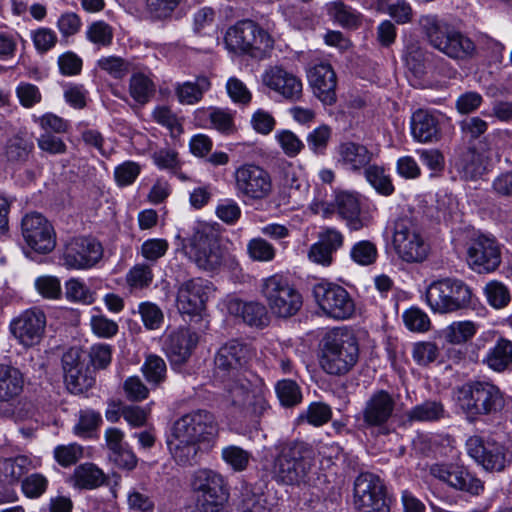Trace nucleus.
Here are the masks:
<instances>
[{
	"mask_svg": "<svg viewBox=\"0 0 512 512\" xmlns=\"http://www.w3.org/2000/svg\"><path fill=\"white\" fill-rule=\"evenodd\" d=\"M213 292L214 286L210 281L200 277L188 279L177 288V309L181 314L200 315Z\"/></svg>",
	"mask_w": 512,
	"mask_h": 512,
	"instance_id": "nucleus-17",
	"label": "nucleus"
},
{
	"mask_svg": "<svg viewBox=\"0 0 512 512\" xmlns=\"http://www.w3.org/2000/svg\"><path fill=\"white\" fill-rule=\"evenodd\" d=\"M489 369L501 373L512 364V341L498 337L482 359Z\"/></svg>",
	"mask_w": 512,
	"mask_h": 512,
	"instance_id": "nucleus-33",
	"label": "nucleus"
},
{
	"mask_svg": "<svg viewBox=\"0 0 512 512\" xmlns=\"http://www.w3.org/2000/svg\"><path fill=\"white\" fill-rule=\"evenodd\" d=\"M269 390L263 379L250 374L227 378L224 384L223 402L234 414L260 416L268 408L266 399Z\"/></svg>",
	"mask_w": 512,
	"mask_h": 512,
	"instance_id": "nucleus-3",
	"label": "nucleus"
},
{
	"mask_svg": "<svg viewBox=\"0 0 512 512\" xmlns=\"http://www.w3.org/2000/svg\"><path fill=\"white\" fill-rule=\"evenodd\" d=\"M30 38L36 51L40 54L50 51L58 42V37L55 31L47 27H40L32 30Z\"/></svg>",
	"mask_w": 512,
	"mask_h": 512,
	"instance_id": "nucleus-64",
	"label": "nucleus"
},
{
	"mask_svg": "<svg viewBox=\"0 0 512 512\" xmlns=\"http://www.w3.org/2000/svg\"><path fill=\"white\" fill-rule=\"evenodd\" d=\"M191 488L201 494L202 499L226 503L230 496L229 486L225 477L207 468L194 471L191 477Z\"/></svg>",
	"mask_w": 512,
	"mask_h": 512,
	"instance_id": "nucleus-27",
	"label": "nucleus"
},
{
	"mask_svg": "<svg viewBox=\"0 0 512 512\" xmlns=\"http://www.w3.org/2000/svg\"><path fill=\"white\" fill-rule=\"evenodd\" d=\"M31 467L32 461L23 455L0 461V473L9 483L17 482Z\"/></svg>",
	"mask_w": 512,
	"mask_h": 512,
	"instance_id": "nucleus-43",
	"label": "nucleus"
},
{
	"mask_svg": "<svg viewBox=\"0 0 512 512\" xmlns=\"http://www.w3.org/2000/svg\"><path fill=\"white\" fill-rule=\"evenodd\" d=\"M364 176L368 183L380 194L389 196L394 192L391 178L385 169L379 165H368L364 170Z\"/></svg>",
	"mask_w": 512,
	"mask_h": 512,
	"instance_id": "nucleus-44",
	"label": "nucleus"
},
{
	"mask_svg": "<svg viewBox=\"0 0 512 512\" xmlns=\"http://www.w3.org/2000/svg\"><path fill=\"white\" fill-rule=\"evenodd\" d=\"M54 459L62 467H69L83 457V447L77 443L58 445L53 451Z\"/></svg>",
	"mask_w": 512,
	"mask_h": 512,
	"instance_id": "nucleus-63",
	"label": "nucleus"
},
{
	"mask_svg": "<svg viewBox=\"0 0 512 512\" xmlns=\"http://www.w3.org/2000/svg\"><path fill=\"white\" fill-rule=\"evenodd\" d=\"M225 44L229 50L235 53L262 59L273 48L274 40L256 22L243 20L227 30Z\"/></svg>",
	"mask_w": 512,
	"mask_h": 512,
	"instance_id": "nucleus-8",
	"label": "nucleus"
},
{
	"mask_svg": "<svg viewBox=\"0 0 512 512\" xmlns=\"http://www.w3.org/2000/svg\"><path fill=\"white\" fill-rule=\"evenodd\" d=\"M141 370L146 380L153 385H159L166 378V363L158 355H148Z\"/></svg>",
	"mask_w": 512,
	"mask_h": 512,
	"instance_id": "nucleus-57",
	"label": "nucleus"
},
{
	"mask_svg": "<svg viewBox=\"0 0 512 512\" xmlns=\"http://www.w3.org/2000/svg\"><path fill=\"white\" fill-rule=\"evenodd\" d=\"M153 120L166 128L172 138H177L183 133V125L180 118L166 106H157L152 112Z\"/></svg>",
	"mask_w": 512,
	"mask_h": 512,
	"instance_id": "nucleus-47",
	"label": "nucleus"
},
{
	"mask_svg": "<svg viewBox=\"0 0 512 512\" xmlns=\"http://www.w3.org/2000/svg\"><path fill=\"white\" fill-rule=\"evenodd\" d=\"M154 278L151 267L148 264L134 265L126 274V284L130 290H141L151 285Z\"/></svg>",
	"mask_w": 512,
	"mask_h": 512,
	"instance_id": "nucleus-53",
	"label": "nucleus"
},
{
	"mask_svg": "<svg viewBox=\"0 0 512 512\" xmlns=\"http://www.w3.org/2000/svg\"><path fill=\"white\" fill-rule=\"evenodd\" d=\"M477 332L472 321H455L443 330L444 339L451 344H462L470 340Z\"/></svg>",
	"mask_w": 512,
	"mask_h": 512,
	"instance_id": "nucleus-46",
	"label": "nucleus"
},
{
	"mask_svg": "<svg viewBox=\"0 0 512 512\" xmlns=\"http://www.w3.org/2000/svg\"><path fill=\"white\" fill-rule=\"evenodd\" d=\"M90 327L95 336L103 339L114 337L119 330L118 323L102 314L99 309H93V314L90 317Z\"/></svg>",
	"mask_w": 512,
	"mask_h": 512,
	"instance_id": "nucleus-51",
	"label": "nucleus"
},
{
	"mask_svg": "<svg viewBox=\"0 0 512 512\" xmlns=\"http://www.w3.org/2000/svg\"><path fill=\"white\" fill-rule=\"evenodd\" d=\"M21 233L26 245L36 253L48 254L56 246V233L50 221L40 213L23 217Z\"/></svg>",
	"mask_w": 512,
	"mask_h": 512,
	"instance_id": "nucleus-15",
	"label": "nucleus"
},
{
	"mask_svg": "<svg viewBox=\"0 0 512 512\" xmlns=\"http://www.w3.org/2000/svg\"><path fill=\"white\" fill-rule=\"evenodd\" d=\"M153 164L159 169L176 173L182 166L179 153L171 147H163L154 151L151 155Z\"/></svg>",
	"mask_w": 512,
	"mask_h": 512,
	"instance_id": "nucleus-52",
	"label": "nucleus"
},
{
	"mask_svg": "<svg viewBox=\"0 0 512 512\" xmlns=\"http://www.w3.org/2000/svg\"><path fill=\"white\" fill-rule=\"evenodd\" d=\"M156 85L150 74L135 72L129 79V95L140 105H145L154 96Z\"/></svg>",
	"mask_w": 512,
	"mask_h": 512,
	"instance_id": "nucleus-38",
	"label": "nucleus"
},
{
	"mask_svg": "<svg viewBox=\"0 0 512 512\" xmlns=\"http://www.w3.org/2000/svg\"><path fill=\"white\" fill-rule=\"evenodd\" d=\"M23 387L22 372L14 366L0 363V403L9 402L18 397Z\"/></svg>",
	"mask_w": 512,
	"mask_h": 512,
	"instance_id": "nucleus-34",
	"label": "nucleus"
},
{
	"mask_svg": "<svg viewBox=\"0 0 512 512\" xmlns=\"http://www.w3.org/2000/svg\"><path fill=\"white\" fill-rule=\"evenodd\" d=\"M335 203L339 216L346 221L350 230L358 231L367 225L365 219L361 217L360 202L355 194L340 192Z\"/></svg>",
	"mask_w": 512,
	"mask_h": 512,
	"instance_id": "nucleus-32",
	"label": "nucleus"
},
{
	"mask_svg": "<svg viewBox=\"0 0 512 512\" xmlns=\"http://www.w3.org/2000/svg\"><path fill=\"white\" fill-rule=\"evenodd\" d=\"M359 358L356 337L346 329H333L322 340L320 366L330 375L349 372Z\"/></svg>",
	"mask_w": 512,
	"mask_h": 512,
	"instance_id": "nucleus-4",
	"label": "nucleus"
},
{
	"mask_svg": "<svg viewBox=\"0 0 512 512\" xmlns=\"http://www.w3.org/2000/svg\"><path fill=\"white\" fill-rule=\"evenodd\" d=\"M350 258L360 266L372 265L378 258L377 246L370 240L358 241L350 249Z\"/></svg>",
	"mask_w": 512,
	"mask_h": 512,
	"instance_id": "nucleus-49",
	"label": "nucleus"
},
{
	"mask_svg": "<svg viewBox=\"0 0 512 512\" xmlns=\"http://www.w3.org/2000/svg\"><path fill=\"white\" fill-rule=\"evenodd\" d=\"M33 121L42 130V133L54 135L65 134L70 129V122L52 112L44 113L41 116H33Z\"/></svg>",
	"mask_w": 512,
	"mask_h": 512,
	"instance_id": "nucleus-56",
	"label": "nucleus"
},
{
	"mask_svg": "<svg viewBox=\"0 0 512 512\" xmlns=\"http://www.w3.org/2000/svg\"><path fill=\"white\" fill-rule=\"evenodd\" d=\"M440 117L438 112L419 109L411 118V133L413 138L421 143L433 142L440 136Z\"/></svg>",
	"mask_w": 512,
	"mask_h": 512,
	"instance_id": "nucleus-31",
	"label": "nucleus"
},
{
	"mask_svg": "<svg viewBox=\"0 0 512 512\" xmlns=\"http://www.w3.org/2000/svg\"><path fill=\"white\" fill-rule=\"evenodd\" d=\"M458 404L471 421L481 415H496L506 404L504 393L488 381H474L458 390Z\"/></svg>",
	"mask_w": 512,
	"mask_h": 512,
	"instance_id": "nucleus-7",
	"label": "nucleus"
},
{
	"mask_svg": "<svg viewBox=\"0 0 512 512\" xmlns=\"http://www.w3.org/2000/svg\"><path fill=\"white\" fill-rule=\"evenodd\" d=\"M66 298L72 302L90 304L94 301L93 292L80 279L71 278L65 283Z\"/></svg>",
	"mask_w": 512,
	"mask_h": 512,
	"instance_id": "nucleus-60",
	"label": "nucleus"
},
{
	"mask_svg": "<svg viewBox=\"0 0 512 512\" xmlns=\"http://www.w3.org/2000/svg\"><path fill=\"white\" fill-rule=\"evenodd\" d=\"M46 327V316L38 308L23 311L9 325L13 337L26 348L40 343Z\"/></svg>",
	"mask_w": 512,
	"mask_h": 512,
	"instance_id": "nucleus-19",
	"label": "nucleus"
},
{
	"mask_svg": "<svg viewBox=\"0 0 512 512\" xmlns=\"http://www.w3.org/2000/svg\"><path fill=\"white\" fill-rule=\"evenodd\" d=\"M261 292L272 313L278 317L293 316L302 306L300 293L280 274L265 278L262 282Z\"/></svg>",
	"mask_w": 512,
	"mask_h": 512,
	"instance_id": "nucleus-12",
	"label": "nucleus"
},
{
	"mask_svg": "<svg viewBox=\"0 0 512 512\" xmlns=\"http://www.w3.org/2000/svg\"><path fill=\"white\" fill-rule=\"evenodd\" d=\"M226 92L230 100L239 106L246 107L252 101V92L246 84L237 77H230L226 82Z\"/></svg>",
	"mask_w": 512,
	"mask_h": 512,
	"instance_id": "nucleus-59",
	"label": "nucleus"
},
{
	"mask_svg": "<svg viewBox=\"0 0 512 512\" xmlns=\"http://www.w3.org/2000/svg\"><path fill=\"white\" fill-rule=\"evenodd\" d=\"M502 248L494 236L481 234L467 248V264L478 274L492 273L502 262Z\"/></svg>",
	"mask_w": 512,
	"mask_h": 512,
	"instance_id": "nucleus-14",
	"label": "nucleus"
},
{
	"mask_svg": "<svg viewBox=\"0 0 512 512\" xmlns=\"http://www.w3.org/2000/svg\"><path fill=\"white\" fill-rule=\"evenodd\" d=\"M33 149L32 141L24 136L15 135L8 139L4 148V156L9 163L19 165L29 159Z\"/></svg>",
	"mask_w": 512,
	"mask_h": 512,
	"instance_id": "nucleus-40",
	"label": "nucleus"
},
{
	"mask_svg": "<svg viewBox=\"0 0 512 512\" xmlns=\"http://www.w3.org/2000/svg\"><path fill=\"white\" fill-rule=\"evenodd\" d=\"M468 455L487 471H501L508 459L506 448L495 441H484L479 436H471L466 440Z\"/></svg>",
	"mask_w": 512,
	"mask_h": 512,
	"instance_id": "nucleus-23",
	"label": "nucleus"
},
{
	"mask_svg": "<svg viewBox=\"0 0 512 512\" xmlns=\"http://www.w3.org/2000/svg\"><path fill=\"white\" fill-rule=\"evenodd\" d=\"M222 309L229 314L241 317L250 326L262 327L268 322L266 307L258 302H242L234 296H227L222 301Z\"/></svg>",
	"mask_w": 512,
	"mask_h": 512,
	"instance_id": "nucleus-30",
	"label": "nucleus"
},
{
	"mask_svg": "<svg viewBox=\"0 0 512 512\" xmlns=\"http://www.w3.org/2000/svg\"><path fill=\"white\" fill-rule=\"evenodd\" d=\"M101 422L102 418L100 413L90 409L81 410L79 412L78 422L73 428V432L78 437L88 438L91 436L92 432L97 429Z\"/></svg>",
	"mask_w": 512,
	"mask_h": 512,
	"instance_id": "nucleus-58",
	"label": "nucleus"
},
{
	"mask_svg": "<svg viewBox=\"0 0 512 512\" xmlns=\"http://www.w3.org/2000/svg\"><path fill=\"white\" fill-rule=\"evenodd\" d=\"M313 296L322 313L336 320L350 318L355 304L342 286L331 282H319L313 287Z\"/></svg>",
	"mask_w": 512,
	"mask_h": 512,
	"instance_id": "nucleus-13",
	"label": "nucleus"
},
{
	"mask_svg": "<svg viewBox=\"0 0 512 512\" xmlns=\"http://www.w3.org/2000/svg\"><path fill=\"white\" fill-rule=\"evenodd\" d=\"M105 475L101 469L92 463L77 466L68 479V483L75 489L92 490L101 486Z\"/></svg>",
	"mask_w": 512,
	"mask_h": 512,
	"instance_id": "nucleus-35",
	"label": "nucleus"
},
{
	"mask_svg": "<svg viewBox=\"0 0 512 512\" xmlns=\"http://www.w3.org/2000/svg\"><path fill=\"white\" fill-rule=\"evenodd\" d=\"M250 126L255 133L266 136L275 129L276 119L270 111L257 108L251 114Z\"/></svg>",
	"mask_w": 512,
	"mask_h": 512,
	"instance_id": "nucleus-61",
	"label": "nucleus"
},
{
	"mask_svg": "<svg viewBox=\"0 0 512 512\" xmlns=\"http://www.w3.org/2000/svg\"><path fill=\"white\" fill-rule=\"evenodd\" d=\"M392 245L398 259L407 264H418L426 261L431 251L429 240L423 228L414 218L407 215L394 220Z\"/></svg>",
	"mask_w": 512,
	"mask_h": 512,
	"instance_id": "nucleus-6",
	"label": "nucleus"
},
{
	"mask_svg": "<svg viewBox=\"0 0 512 512\" xmlns=\"http://www.w3.org/2000/svg\"><path fill=\"white\" fill-rule=\"evenodd\" d=\"M328 14L342 27L358 28L362 23V14L343 2L331 3Z\"/></svg>",
	"mask_w": 512,
	"mask_h": 512,
	"instance_id": "nucleus-42",
	"label": "nucleus"
},
{
	"mask_svg": "<svg viewBox=\"0 0 512 512\" xmlns=\"http://www.w3.org/2000/svg\"><path fill=\"white\" fill-rule=\"evenodd\" d=\"M211 88L210 80L197 77L195 81H186L175 85V94L180 104L195 105L203 98L205 92Z\"/></svg>",
	"mask_w": 512,
	"mask_h": 512,
	"instance_id": "nucleus-36",
	"label": "nucleus"
},
{
	"mask_svg": "<svg viewBox=\"0 0 512 512\" xmlns=\"http://www.w3.org/2000/svg\"><path fill=\"white\" fill-rule=\"evenodd\" d=\"M396 401L392 394L385 390L375 391L365 402L360 414L362 427L383 428L392 417Z\"/></svg>",
	"mask_w": 512,
	"mask_h": 512,
	"instance_id": "nucleus-25",
	"label": "nucleus"
},
{
	"mask_svg": "<svg viewBox=\"0 0 512 512\" xmlns=\"http://www.w3.org/2000/svg\"><path fill=\"white\" fill-rule=\"evenodd\" d=\"M186 256L196 267L206 273L214 274L226 265V252L214 230L205 223H197L193 234L184 246Z\"/></svg>",
	"mask_w": 512,
	"mask_h": 512,
	"instance_id": "nucleus-5",
	"label": "nucleus"
},
{
	"mask_svg": "<svg viewBox=\"0 0 512 512\" xmlns=\"http://www.w3.org/2000/svg\"><path fill=\"white\" fill-rule=\"evenodd\" d=\"M261 78L265 87L287 101H298L302 97L303 83L301 79L281 65L269 66Z\"/></svg>",
	"mask_w": 512,
	"mask_h": 512,
	"instance_id": "nucleus-22",
	"label": "nucleus"
},
{
	"mask_svg": "<svg viewBox=\"0 0 512 512\" xmlns=\"http://www.w3.org/2000/svg\"><path fill=\"white\" fill-rule=\"evenodd\" d=\"M372 159L373 152L367 146L353 141L342 142L335 150L336 165L351 173H361Z\"/></svg>",
	"mask_w": 512,
	"mask_h": 512,
	"instance_id": "nucleus-28",
	"label": "nucleus"
},
{
	"mask_svg": "<svg viewBox=\"0 0 512 512\" xmlns=\"http://www.w3.org/2000/svg\"><path fill=\"white\" fill-rule=\"evenodd\" d=\"M436 210L439 220L450 221L459 214V204L456 197L447 190L436 193Z\"/></svg>",
	"mask_w": 512,
	"mask_h": 512,
	"instance_id": "nucleus-54",
	"label": "nucleus"
},
{
	"mask_svg": "<svg viewBox=\"0 0 512 512\" xmlns=\"http://www.w3.org/2000/svg\"><path fill=\"white\" fill-rule=\"evenodd\" d=\"M472 291L462 280L445 278L432 282L426 289L425 300L435 313L445 314L467 308Z\"/></svg>",
	"mask_w": 512,
	"mask_h": 512,
	"instance_id": "nucleus-10",
	"label": "nucleus"
},
{
	"mask_svg": "<svg viewBox=\"0 0 512 512\" xmlns=\"http://www.w3.org/2000/svg\"><path fill=\"white\" fill-rule=\"evenodd\" d=\"M430 474L451 488L472 495L483 491L482 482L471 474L466 467L457 463H435L430 466Z\"/></svg>",
	"mask_w": 512,
	"mask_h": 512,
	"instance_id": "nucleus-20",
	"label": "nucleus"
},
{
	"mask_svg": "<svg viewBox=\"0 0 512 512\" xmlns=\"http://www.w3.org/2000/svg\"><path fill=\"white\" fill-rule=\"evenodd\" d=\"M307 78L313 95L322 104L332 106L336 103L337 75L329 63L320 62L310 67Z\"/></svg>",
	"mask_w": 512,
	"mask_h": 512,
	"instance_id": "nucleus-26",
	"label": "nucleus"
},
{
	"mask_svg": "<svg viewBox=\"0 0 512 512\" xmlns=\"http://www.w3.org/2000/svg\"><path fill=\"white\" fill-rule=\"evenodd\" d=\"M445 409L440 401L427 400L411 408L407 412V418L416 422L438 421L444 418Z\"/></svg>",
	"mask_w": 512,
	"mask_h": 512,
	"instance_id": "nucleus-41",
	"label": "nucleus"
},
{
	"mask_svg": "<svg viewBox=\"0 0 512 512\" xmlns=\"http://www.w3.org/2000/svg\"><path fill=\"white\" fill-rule=\"evenodd\" d=\"M354 504L360 512H389L384 486L378 476L362 473L356 478Z\"/></svg>",
	"mask_w": 512,
	"mask_h": 512,
	"instance_id": "nucleus-16",
	"label": "nucleus"
},
{
	"mask_svg": "<svg viewBox=\"0 0 512 512\" xmlns=\"http://www.w3.org/2000/svg\"><path fill=\"white\" fill-rule=\"evenodd\" d=\"M236 196L245 204L262 202L274 193L271 174L265 168L254 163H243L233 172Z\"/></svg>",
	"mask_w": 512,
	"mask_h": 512,
	"instance_id": "nucleus-9",
	"label": "nucleus"
},
{
	"mask_svg": "<svg viewBox=\"0 0 512 512\" xmlns=\"http://www.w3.org/2000/svg\"><path fill=\"white\" fill-rule=\"evenodd\" d=\"M141 166L135 161H124L114 169V179L119 187L132 185L141 173Z\"/></svg>",
	"mask_w": 512,
	"mask_h": 512,
	"instance_id": "nucleus-62",
	"label": "nucleus"
},
{
	"mask_svg": "<svg viewBox=\"0 0 512 512\" xmlns=\"http://www.w3.org/2000/svg\"><path fill=\"white\" fill-rule=\"evenodd\" d=\"M234 505L237 512H272L264 494L256 492L250 485L242 486Z\"/></svg>",
	"mask_w": 512,
	"mask_h": 512,
	"instance_id": "nucleus-37",
	"label": "nucleus"
},
{
	"mask_svg": "<svg viewBox=\"0 0 512 512\" xmlns=\"http://www.w3.org/2000/svg\"><path fill=\"white\" fill-rule=\"evenodd\" d=\"M218 432L219 425L213 413L206 409L192 410L173 422L167 446L177 464L193 465L200 444L215 439Z\"/></svg>",
	"mask_w": 512,
	"mask_h": 512,
	"instance_id": "nucleus-1",
	"label": "nucleus"
},
{
	"mask_svg": "<svg viewBox=\"0 0 512 512\" xmlns=\"http://www.w3.org/2000/svg\"><path fill=\"white\" fill-rule=\"evenodd\" d=\"M246 252L248 257L255 262H271L276 256L275 247L261 237H255L247 242Z\"/></svg>",
	"mask_w": 512,
	"mask_h": 512,
	"instance_id": "nucleus-48",
	"label": "nucleus"
},
{
	"mask_svg": "<svg viewBox=\"0 0 512 512\" xmlns=\"http://www.w3.org/2000/svg\"><path fill=\"white\" fill-rule=\"evenodd\" d=\"M276 395L285 407H292L302 401V393L298 384L290 379H283L275 385Z\"/></svg>",
	"mask_w": 512,
	"mask_h": 512,
	"instance_id": "nucleus-55",
	"label": "nucleus"
},
{
	"mask_svg": "<svg viewBox=\"0 0 512 512\" xmlns=\"http://www.w3.org/2000/svg\"><path fill=\"white\" fill-rule=\"evenodd\" d=\"M78 348H70L62 356V367L67 388L74 394L87 391L95 383L92 370L81 360Z\"/></svg>",
	"mask_w": 512,
	"mask_h": 512,
	"instance_id": "nucleus-24",
	"label": "nucleus"
},
{
	"mask_svg": "<svg viewBox=\"0 0 512 512\" xmlns=\"http://www.w3.org/2000/svg\"><path fill=\"white\" fill-rule=\"evenodd\" d=\"M85 36L89 42L93 43L98 48L108 47L112 43L114 31L108 23L99 20L88 25Z\"/></svg>",
	"mask_w": 512,
	"mask_h": 512,
	"instance_id": "nucleus-50",
	"label": "nucleus"
},
{
	"mask_svg": "<svg viewBox=\"0 0 512 512\" xmlns=\"http://www.w3.org/2000/svg\"><path fill=\"white\" fill-rule=\"evenodd\" d=\"M102 255L103 249L97 240L78 237L66 245L62 260L68 269L83 270L94 266Z\"/></svg>",
	"mask_w": 512,
	"mask_h": 512,
	"instance_id": "nucleus-21",
	"label": "nucleus"
},
{
	"mask_svg": "<svg viewBox=\"0 0 512 512\" xmlns=\"http://www.w3.org/2000/svg\"><path fill=\"white\" fill-rule=\"evenodd\" d=\"M251 452L237 445H228L221 450V459L234 471L242 472L249 466Z\"/></svg>",
	"mask_w": 512,
	"mask_h": 512,
	"instance_id": "nucleus-45",
	"label": "nucleus"
},
{
	"mask_svg": "<svg viewBox=\"0 0 512 512\" xmlns=\"http://www.w3.org/2000/svg\"><path fill=\"white\" fill-rule=\"evenodd\" d=\"M253 355L251 347L246 343L229 341L222 345L215 355V371L226 378L245 375V368Z\"/></svg>",
	"mask_w": 512,
	"mask_h": 512,
	"instance_id": "nucleus-18",
	"label": "nucleus"
},
{
	"mask_svg": "<svg viewBox=\"0 0 512 512\" xmlns=\"http://www.w3.org/2000/svg\"><path fill=\"white\" fill-rule=\"evenodd\" d=\"M198 343V335L188 328L169 333L163 343V350L172 364L181 365L191 356Z\"/></svg>",
	"mask_w": 512,
	"mask_h": 512,
	"instance_id": "nucleus-29",
	"label": "nucleus"
},
{
	"mask_svg": "<svg viewBox=\"0 0 512 512\" xmlns=\"http://www.w3.org/2000/svg\"><path fill=\"white\" fill-rule=\"evenodd\" d=\"M457 171L465 179L475 180L486 171L483 156L473 149L465 151L455 163Z\"/></svg>",
	"mask_w": 512,
	"mask_h": 512,
	"instance_id": "nucleus-39",
	"label": "nucleus"
},
{
	"mask_svg": "<svg viewBox=\"0 0 512 512\" xmlns=\"http://www.w3.org/2000/svg\"><path fill=\"white\" fill-rule=\"evenodd\" d=\"M417 24L429 45L447 57L466 60L474 56V42L438 15H421Z\"/></svg>",
	"mask_w": 512,
	"mask_h": 512,
	"instance_id": "nucleus-2",
	"label": "nucleus"
},
{
	"mask_svg": "<svg viewBox=\"0 0 512 512\" xmlns=\"http://www.w3.org/2000/svg\"><path fill=\"white\" fill-rule=\"evenodd\" d=\"M308 454L309 450L303 443L283 445L273 462L274 478L287 485L304 483L311 468Z\"/></svg>",
	"mask_w": 512,
	"mask_h": 512,
	"instance_id": "nucleus-11",
	"label": "nucleus"
}]
</instances>
